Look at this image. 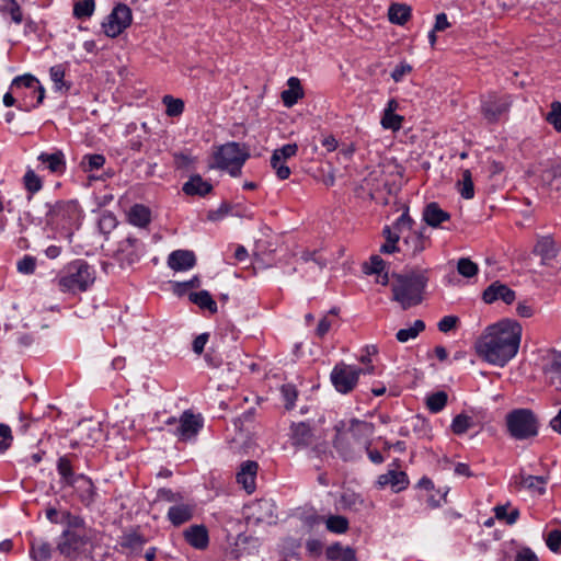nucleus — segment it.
Segmentation results:
<instances>
[{
	"mask_svg": "<svg viewBox=\"0 0 561 561\" xmlns=\"http://www.w3.org/2000/svg\"><path fill=\"white\" fill-rule=\"evenodd\" d=\"M522 325L511 319L489 325L477 340L474 348L479 357L489 364L503 367L518 352Z\"/></svg>",
	"mask_w": 561,
	"mask_h": 561,
	"instance_id": "f257e3e1",
	"label": "nucleus"
},
{
	"mask_svg": "<svg viewBox=\"0 0 561 561\" xmlns=\"http://www.w3.org/2000/svg\"><path fill=\"white\" fill-rule=\"evenodd\" d=\"M333 447L344 461H356L371 445L375 425L371 422L351 419L340 421L335 426Z\"/></svg>",
	"mask_w": 561,
	"mask_h": 561,
	"instance_id": "f03ea898",
	"label": "nucleus"
},
{
	"mask_svg": "<svg viewBox=\"0 0 561 561\" xmlns=\"http://www.w3.org/2000/svg\"><path fill=\"white\" fill-rule=\"evenodd\" d=\"M428 283L427 270H413L405 274H393L391 282L392 300L403 310L423 301V294Z\"/></svg>",
	"mask_w": 561,
	"mask_h": 561,
	"instance_id": "7ed1b4c3",
	"label": "nucleus"
},
{
	"mask_svg": "<svg viewBox=\"0 0 561 561\" xmlns=\"http://www.w3.org/2000/svg\"><path fill=\"white\" fill-rule=\"evenodd\" d=\"M91 529L87 524L80 528L66 527L60 534L56 549L66 561H83L90 557Z\"/></svg>",
	"mask_w": 561,
	"mask_h": 561,
	"instance_id": "20e7f679",
	"label": "nucleus"
},
{
	"mask_svg": "<svg viewBox=\"0 0 561 561\" xmlns=\"http://www.w3.org/2000/svg\"><path fill=\"white\" fill-rule=\"evenodd\" d=\"M95 280L94 268L84 260H75L69 263L64 274L57 279L62 293L76 294L85 291Z\"/></svg>",
	"mask_w": 561,
	"mask_h": 561,
	"instance_id": "39448f33",
	"label": "nucleus"
},
{
	"mask_svg": "<svg viewBox=\"0 0 561 561\" xmlns=\"http://www.w3.org/2000/svg\"><path fill=\"white\" fill-rule=\"evenodd\" d=\"M414 220L409 215L407 208L401 216L394 221L393 229L402 234L401 251L404 255L414 257L423 252L431 243L430 238L425 234V228L419 230L413 229Z\"/></svg>",
	"mask_w": 561,
	"mask_h": 561,
	"instance_id": "423d86ee",
	"label": "nucleus"
},
{
	"mask_svg": "<svg viewBox=\"0 0 561 561\" xmlns=\"http://www.w3.org/2000/svg\"><path fill=\"white\" fill-rule=\"evenodd\" d=\"M19 99L18 108L31 112L38 107L45 98V89L38 79L30 73L15 77L10 85Z\"/></svg>",
	"mask_w": 561,
	"mask_h": 561,
	"instance_id": "0eeeda50",
	"label": "nucleus"
},
{
	"mask_svg": "<svg viewBox=\"0 0 561 561\" xmlns=\"http://www.w3.org/2000/svg\"><path fill=\"white\" fill-rule=\"evenodd\" d=\"M508 434L517 440L537 436L539 423L535 413L529 409H515L506 415Z\"/></svg>",
	"mask_w": 561,
	"mask_h": 561,
	"instance_id": "6e6552de",
	"label": "nucleus"
},
{
	"mask_svg": "<svg viewBox=\"0 0 561 561\" xmlns=\"http://www.w3.org/2000/svg\"><path fill=\"white\" fill-rule=\"evenodd\" d=\"M248 157L249 154L242 151L239 144L228 142L215 151L213 167L227 170L231 176H238Z\"/></svg>",
	"mask_w": 561,
	"mask_h": 561,
	"instance_id": "1a4fd4ad",
	"label": "nucleus"
},
{
	"mask_svg": "<svg viewBox=\"0 0 561 561\" xmlns=\"http://www.w3.org/2000/svg\"><path fill=\"white\" fill-rule=\"evenodd\" d=\"M165 425L170 426L169 432L176 436L179 440L188 442L198 435L204 426V419L201 414L185 410L179 420L174 416L169 417Z\"/></svg>",
	"mask_w": 561,
	"mask_h": 561,
	"instance_id": "9d476101",
	"label": "nucleus"
},
{
	"mask_svg": "<svg viewBox=\"0 0 561 561\" xmlns=\"http://www.w3.org/2000/svg\"><path fill=\"white\" fill-rule=\"evenodd\" d=\"M512 104L511 94L491 92L481 100V114L488 123L494 124L507 117Z\"/></svg>",
	"mask_w": 561,
	"mask_h": 561,
	"instance_id": "9b49d317",
	"label": "nucleus"
},
{
	"mask_svg": "<svg viewBox=\"0 0 561 561\" xmlns=\"http://www.w3.org/2000/svg\"><path fill=\"white\" fill-rule=\"evenodd\" d=\"M359 376L360 370L357 369V366L340 362L333 367L330 379L337 392L347 394L357 386Z\"/></svg>",
	"mask_w": 561,
	"mask_h": 561,
	"instance_id": "f8f14e48",
	"label": "nucleus"
},
{
	"mask_svg": "<svg viewBox=\"0 0 561 561\" xmlns=\"http://www.w3.org/2000/svg\"><path fill=\"white\" fill-rule=\"evenodd\" d=\"M131 21L130 8L124 3H117L102 22V28L106 36L114 38L121 35L131 24Z\"/></svg>",
	"mask_w": 561,
	"mask_h": 561,
	"instance_id": "ddd939ff",
	"label": "nucleus"
},
{
	"mask_svg": "<svg viewBox=\"0 0 561 561\" xmlns=\"http://www.w3.org/2000/svg\"><path fill=\"white\" fill-rule=\"evenodd\" d=\"M141 242L131 236L121 240L115 251V257L121 266H130L140 259Z\"/></svg>",
	"mask_w": 561,
	"mask_h": 561,
	"instance_id": "4468645a",
	"label": "nucleus"
},
{
	"mask_svg": "<svg viewBox=\"0 0 561 561\" xmlns=\"http://www.w3.org/2000/svg\"><path fill=\"white\" fill-rule=\"evenodd\" d=\"M515 298V291L499 280L493 282L482 293L483 301L489 305L499 300L505 302L506 305H511Z\"/></svg>",
	"mask_w": 561,
	"mask_h": 561,
	"instance_id": "2eb2a0df",
	"label": "nucleus"
},
{
	"mask_svg": "<svg viewBox=\"0 0 561 561\" xmlns=\"http://www.w3.org/2000/svg\"><path fill=\"white\" fill-rule=\"evenodd\" d=\"M80 503L90 507L95 503L98 491L92 479L84 473H78L75 486H72Z\"/></svg>",
	"mask_w": 561,
	"mask_h": 561,
	"instance_id": "dca6fc26",
	"label": "nucleus"
},
{
	"mask_svg": "<svg viewBox=\"0 0 561 561\" xmlns=\"http://www.w3.org/2000/svg\"><path fill=\"white\" fill-rule=\"evenodd\" d=\"M46 518L56 525H64L70 528H80L84 525V518L80 515L72 514L68 510H57L49 506L45 510Z\"/></svg>",
	"mask_w": 561,
	"mask_h": 561,
	"instance_id": "f3484780",
	"label": "nucleus"
},
{
	"mask_svg": "<svg viewBox=\"0 0 561 561\" xmlns=\"http://www.w3.org/2000/svg\"><path fill=\"white\" fill-rule=\"evenodd\" d=\"M37 161L43 170H47L55 175H62L67 170L65 153L58 149L53 152H41L37 156Z\"/></svg>",
	"mask_w": 561,
	"mask_h": 561,
	"instance_id": "a211bd4d",
	"label": "nucleus"
},
{
	"mask_svg": "<svg viewBox=\"0 0 561 561\" xmlns=\"http://www.w3.org/2000/svg\"><path fill=\"white\" fill-rule=\"evenodd\" d=\"M290 439L294 446L309 447L314 444V428L308 422L293 423L290 426Z\"/></svg>",
	"mask_w": 561,
	"mask_h": 561,
	"instance_id": "6ab92c4d",
	"label": "nucleus"
},
{
	"mask_svg": "<svg viewBox=\"0 0 561 561\" xmlns=\"http://www.w3.org/2000/svg\"><path fill=\"white\" fill-rule=\"evenodd\" d=\"M196 505L194 503L181 501L170 506L167 513L168 520L175 527L190 522L195 513Z\"/></svg>",
	"mask_w": 561,
	"mask_h": 561,
	"instance_id": "aec40b11",
	"label": "nucleus"
},
{
	"mask_svg": "<svg viewBox=\"0 0 561 561\" xmlns=\"http://www.w3.org/2000/svg\"><path fill=\"white\" fill-rule=\"evenodd\" d=\"M259 465L256 461L247 460L241 463L239 471L237 472V482L242 485L247 493L251 494L256 488V473Z\"/></svg>",
	"mask_w": 561,
	"mask_h": 561,
	"instance_id": "412c9836",
	"label": "nucleus"
},
{
	"mask_svg": "<svg viewBox=\"0 0 561 561\" xmlns=\"http://www.w3.org/2000/svg\"><path fill=\"white\" fill-rule=\"evenodd\" d=\"M377 484L380 489L389 485L393 492L398 493L408 488L409 478L403 471L389 470L378 477Z\"/></svg>",
	"mask_w": 561,
	"mask_h": 561,
	"instance_id": "4be33fe9",
	"label": "nucleus"
},
{
	"mask_svg": "<svg viewBox=\"0 0 561 561\" xmlns=\"http://www.w3.org/2000/svg\"><path fill=\"white\" fill-rule=\"evenodd\" d=\"M196 264V256L190 250H175L168 256V265L173 271H187Z\"/></svg>",
	"mask_w": 561,
	"mask_h": 561,
	"instance_id": "5701e85b",
	"label": "nucleus"
},
{
	"mask_svg": "<svg viewBox=\"0 0 561 561\" xmlns=\"http://www.w3.org/2000/svg\"><path fill=\"white\" fill-rule=\"evenodd\" d=\"M422 218L427 226L437 228L450 219V214L442 209L436 202H432L424 207Z\"/></svg>",
	"mask_w": 561,
	"mask_h": 561,
	"instance_id": "b1692460",
	"label": "nucleus"
},
{
	"mask_svg": "<svg viewBox=\"0 0 561 561\" xmlns=\"http://www.w3.org/2000/svg\"><path fill=\"white\" fill-rule=\"evenodd\" d=\"M184 538L195 549L203 550L208 546V531L204 525H193L184 530Z\"/></svg>",
	"mask_w": 561,
	"mask_h": 561,
	"instance_id": "393cba45",
	"label": "nucleus"
},
{
	"mask_svg": "<svg viewBox=\"0 0 561 561\" xmlns=\"http://www.w3.org/2000/svg\"><path fill=\"white\" fill-rule=\"evenodd\" d=\"M57 472L60 477V483L64 486H75L78 474H76L72 460L69 455H65L57 460Z\"/></svg>",
	"mask_w": 561,
	"mask_h": 561,
	"instance_id": "a878e982",
	"label": "nucleus"
},
{
	"mask_svg": "<svg viewBox=\"0 0 561 561\" xmlns=\"http://www.w3.org/2000/svg\"><path fill=\"white\" fill-rule=\"evenodd\" d=\"M560 248L550 236L541 237L534 248V253L541 257L543 264L557 257Z\"/></svg>",
	"mask_w": 561,
	"mask_h": 561,
	"instance_id": "bb28decb",
	"label": "nucleus"
},
{
	"mask_svg": "<svg viewBox=\"0 0 561 561\" xmlns=\"http://www.w3.org/2000/svg\"><path fill=\"white\" fill-rule=\"evenodd\" d=\"M287 87L288 89L280 93V99L286 107H291L304 98L305 93L297 77H290L287 80Z\"/></svg>",
	"mask_w": 561,
	"mask_h": 561,
	"instance_id": "cd10ccee",
	"label": "nucleus"
},
{
	"mask_svg": "<svg viewBox=\"0 0 561 561\" xmlns=\"http://www.w3.org/2000/svg\"><path fill=\"white\" fill-rule=\"evenodd\" d=\"M325 557L329 561H357L356 551L352 547H344L340 542H334L325 550Z\"/></svg>",
	"mask_w": 561,
	"mask_h": 561,
	"instance_id": "c85d7f7f",
	"label": "nucleus"
},
{
	"mask_svg": "<svg viewBox=\"0 0 561 561\" xmlns=\"http://www.w3.org/2000/svg\"><path fill=\"white\" fill-rule=\"evenodd\" d=\"M127 217L133 226L146 228L151 221V210L142 204H135L127 213Z\"/></svg>",
	"mask_w": 561,
	"mask_h": 561,
	"instance_id": "c756f323",
	"label": "nucleus"
},
{
	"mask_svg": "<svg viewBox=\"0 0 561 561\" xmlns=\"http://www.w3.org/2000/svg\"><path fill=\"white\" fill-rule=\"evenodd\" d=\"M182 190L186 195L205 196L211 192L213 185L205 181L201 175L196 174L192 175L190 180L184 183Z\"/></svg>",
	"mask_w": 561,
	"mask_h": 561,
	"instance_id": "7c9ffc66",
	"label": "nucleus"
},
{
	"mask_svg": "<svg viewBox=\"0 0 561 561\" xmlns=\"http://www.w3.org/2000/svg\"><path fill=\"white\" fill-rule=\"evenodd\" d=\"M22 184L27 193V198L31 199L43 188V179L32 168H27L22 178Z\"/></svg>",
	"mask_w": 561,
	"mask_h": 561,
	"instance_id": "2f4dec72",
	"label": "nucleus"
},
{
	"mask_svg": "<svg viewBox=\"0 0 561 561\" xmlns=\"http://www.w3.org/2000/svg\"><path fill=\"white\" fill-rule=\"evenodd\" d=\"M545 376L548 383L561 391V354L554 356L550 364L545 368Z\"/></svg>",
	"mask_w": 561,
	"mask_h": 561,
	"instance_id": "473e14b6",
	"label": "nucleus"
},
{
	"mask_svg": "<svg viewBox=\"0 0 561 561\" xmlns=\"http://www.w3.org/2000/svg\"><path fill=\"white\" fill-rule=\"evenodd\" d=\"M51 545L43 539H34L31 542L30 556L34 561H48L51 558Z\"/></svg>",
	"mask_w": 561,
	"mask_h": 561,
	"instance_id": "72a5a7b5",
	"label": "nucleus"
},
{
	"mask_svg": "<svg viewBox=\"0 0 561 561\" xmlns=\"http://www.w3.org/2000/svg\"><path fill=\"white\" fill-rule=\"evenodd\" d=\"M66 66L62 64L55 65L49 69V77L54 83L56 91L67 93L71 89V82L65 80Z\"/></svg>",
	"mask_w": 561,
	"mask_h": 561,
	"instance_id": "f704fd0d",
	"label": "nucleus"
},
{
	"mask_svg": "<svg viewBox=\"0 0 561 561\" xmlns=\"http://www.w3.org/2000/svg\"><path fill=\"white\" fill-rule=\"evenodd\" d=\"M188 299L191 302L197 305L201 309L208 310L213 314L218 311L217 302L213 299L211 295L207 290L191 293L188 295Z\"/></svg>",
	"mask_w": 561,
	"mask_h": 561,
	"instance_id": "c9c22d12",
	"label": "nucleus"
},
{
	"mask_svg": "<svg viewBox=\"0 0 561 561\" xmlns=\"http://www.w3.org/2000/svg\"><path fill=\"white\" fill-rule=\"evenodd\" d=\"M388 16L391 23L404 25L411 18V8L404 3H392L388 10Z\"/></svg>",
	"mask_w": 561,
	"mask_h": 561,
	"instance_id": "e433bc0d",
	"label": "nucleus"
},
{
	"mask_svg": "<svg viewBox=\"0 0 561 561\" xmlns=\"http://www.w3.org/2000/svg\"><path fill=\"white\" fill-rule=\"evenodd\" d=\"M0 13L3 16L9 15L14 24H21L24 20L23 10L16 0H3L0 4Z\"/></svg>",
	"mask_w": 561,
	"mask_h": 561,
	"instance_id": "4c0bfd02",
	"label": "nucleus"
},
{
	"mask_svg": "<svg viewBox=\"0 0 561 561\" xmlns=\"http://www.w3.org/2000/svg\"><path fill=\"white\" fill-rule=\"evenodd\" d=\"M105 164V157L101 153L84 154L80 161V169L84 173L98 171Z\"/></svg>",
	"mask_w": 561,
	"mask_h": 561,
	"instance_id": "58836bf2",
	"label": "nucleus"
},
{
	"mask_svg": "<svg viewBox=\"0 0 561 561\" xmlns=\"http://www.w3.org/2000/svg\"><path fill=\"white\" fill-rule=\"evenodd\" d=\"M95 10L94 0H76L72 14L77 20H85L92 16Z\"/></svg>",
	"mask_w": 561,
	"mask_h": 561,
	"instance_id": "ea45409f",
	"label": "nucleus"
},
{
	"mask_svg": "<svg viewBox=\"0 0 561 561\" xmlns=\"http://www.w3.org/2000/svg\"><path fill=\"white\" fill-rule=\"evenodd\" d=\"M511 506L510 503H506L504 505H496L494 511V516L499 520L505 522L507 525H514L517 519L519 518V510L518 508H512L511 512H507L508 507Z\"/></svg>",
	"mask_w": 561,
	"mask_h": 561,
	"instance_id": "a19ab883",
	"label": "nucleus"
},
{
	"mask_svg": "<svg viewBox=\"0 0 561 561\" xmlns=\"http://www.w3.org/2000/svg\"><path fill=\"white\" fill-rule=\"evenodd\" d=\"M425 330V323L423 320H415L412 327L408 329H400L396 337L399 342L405 343L409 340L415 339L421 332Z\"/></svg>",
	"mask_w": 561,
	"mask_h": 561,
	"instance_id": "79ce46f5",
	"label": "nucleus"
},
{
	"mask_svg": "<svg viewBox=\"0 0 561 561\" xmlns=\"http://www.w3.org/2000/svg\"><path fill=\"white\" fill-rule=\"evenodd\" d=\"M473 425H474V421H473L472 416L460 413L453 419L450 427H451V431L454 434L462 435L468 430L473 427Z\"/></svg>",
	"mask_w": 561,
	"mask_h": 561,
	"instance_id": "37998d69",
	"label": "nucleus"
},
{
	"mask_svg": "<svg viewBox=\"0 0 561 561\" xmlns=\"http://www.w3.org/2000/svg\"><path fill=\"white\" fill-rule=\"evenodd\" d=\"M547 478L542 476H526L522 477V485L530 491H535L538 494L546 492Z\"/></svg>",
	"mask_w": 561,
	"mask_h": 561,
	"instance_id": "c03bdc74",
	"label": "nucleus"
},
{
	"mask_svg": "<svg viewBox=\"0 0 561 561\" xmlns=\"http://www.w3.org/2000/svg\"><path fill=\"white\" fill-rule=\"evenodd\" d=\"M145 542L146 540L142 535L136 531H131L126 533L121 537L119 545L125 549L135 551L140 549Z\"/></svg>",
	"mask_w": 561,
	"mask_h": 561,
	"instance_id": "a18cd8bd",
	"label": "nucleus"
},
{
	"mask_svg": "<svg viewBox=\"0 0 561 561\" xmlns=\"http://www.w3.org/2000/svg\"><path fill=\"white\" fill-rule=\"evenodd\" d=\"M448 396L445 391H437L426 399V407L433 413L440 412L447 404Z\"/></svg>",
	"mask_w": 561,
	"mask_h": 561,
	"instance_id": "49530a36",
	"label": "nucleus"
},
{
	"mask_svg": "<svg viewBox=\"0 0 561 561\" xmlns=\"http://www.w3.org/2000/svg\"><path fill=\"white\" fill-rule=\"evenodd\" d=\"M348 525V519L342 515H331L325 522L327 529L334 534L346 533Z\"/></svg>",
	"mask_w": 561,
	"mask_h": 561,
	"instance_id": "de8ad7c7",
	"label": "nucleus"
},
{
	"mask_svg": "<svg viewBox=\"0 0 561 561\" xmlns=\"http://www.w3.org/2000/svg\"><path fill=\"white\" fill-rule=\"evenodd\" d=\"M162 103L165 105V114L170 117L180 116L184 111V102L181 99H175L172 95H164Z\"/></svg>",
	"mask_w": 561,
	"mask_h": 561,
	"instance_id": "09e8293b",
	"label": "nucleus"
},
{
	"mask_svg": "<svg viewBox=\"0 0 561 561\" xmlns=\"http://www.w3.org/2000/svg\"><path fill=\"white\" fill-rule=\"evenodd\" d=\"M542 180L553 190H561V167L556 165L546 169L542 173Z\"/></svg>",
	"mask_w": 561,
	"mask_h": 561,
	"instance_id": "8fccbe9b",
	"label": "nucleus"
},
{
	"mask_svg": "<svg viewBox=\"0 0 561 561\" xmlns=\"http://www.w3.org/2000/svg\"><path fill=\"white\" fill-rule=\"evenodd\" d=\"M546 121L558 131L561 133V102L553 101L550 105V112Z\"/></svg>",
	"mask_w": 561,
	"mask_h": 561,
	"instance_id": "3c124183",
	"label": "nucleus"
},
{
	"mask_svg": "<svg viewBox=\"0 0 561 561\" xmlns=\"http://www.w3.org/2000/svg\"><path fill=\"white\" fill-rule=\"evenodd\" d=\"M403 116L396 113H382L380 124L385 129L397 131L401 128Z\"/></svg>",
	"mask_w": 561,
	"mask_h": 561,
	"instance_id": "603ef678",
	"label": "nucleus"
},
{
	"mask_svg": "<svg viewBox=\"0 0 561 561\" xmlns=\"http://www.w3.org/2000/svg\"><path fill=\"white\" fill-rule=\"evenodd\" d=\"M458 273L467 278L473 277L478 274L479 267L468 257H461L457 263Z\"/></svg>",
	"mask_w": 561,
	"mask_h": 561,
	"instance_id": "864d4df0",
	"label": "nucleus"
},
{
	"mask_svg": "<svg viewBox=\"0 0 561 561\" xmlns=\"http://www.w3.org/2000/svg\"><path fill=\"white\" fill-rule=\"evenodd\" d=\"M282 397L285 401V408L286 410H291L295 407V402L298 397V391L294 385L286 383L283 385L280 388Z\"/></svg>",
	"mask_w": 561,
	"mask_h": 561,
	"instance_id": "5fc2aeb1",
	"label": "nucleus"
},
{
	"mask_svg": "<svg viewBox=\"0 0 561 561\" xmlns=\"http://www.w3.org/2000/svg\"><path fill=\"white\" fill-rule=\"evenodd\" d=\"M285 162L286 160H282L277 154H272L271 157V165L279 180H286L290 175V169Z\"/></svg>",
	"mask_w": 561,
	"mask_h": 561,
	"instance_id": "6e6d98bb",
	"label": "nucleus"
},
{
	"mask_svg": "<svg viewBox=\"0 0 561 561\" xmlns=\"http://www.w3.org/2000/svg\"><path fill=\"white\" fill-rule=\"evenodd\" d=\"M462 187L460 188V195L465 199H471L474 196V186L471 178V172L465 170L462 172Z\"/></svg>",
	"mask_w": 561,
	"mask_h": 561,
	"instance_id": "4d7b16f0",
	"label": "nucleus"
},
{
	"mask_svg": "<svg viewBox=\"0 0 561 561\" xmlns=\"http://www.w3.org/2000/svg\"><path fill=\"white\" fill-rule=\"evenodd\" d=\"M183 499L182 493L173 492L171 489L160 488L157 492V501L173 503V505L180 503Z\"/></svg>",
	"mask_w": 561,
	"mask_h": 561,
	"instance_id": "13d9d810",
	"label": "nucleus"
},
{
	"mask_svg": "<svg viewBox=\"0 0 561 561\" xmlns=\"http://www.w3.org/2000/svg\"><path fill=\"white\" fill-rule=\"evenodd\" d=\"M0 454H3L11 447L13 442L11 427L4 423H0Z\"/></svg>",
	"mask_w": 561,
	"mask_h": 561,
	"instance_id": "bf43d9fd",
	"label": "nucleus"
},
{
	"mask_svg": "<svg viewBox=\"0 0 561 561\" xmlns=\"http://www.w3.org/2000/svg\"><path fill=\"white\" fill-rule=\"evenodd\" d=\"M16 268L20 273L30 275L35 272L36 259L31 255H24L16 264Z\"/></svg>",
	"mask_w": 561,
	"mask_h": 561,
	"instance_id": "052dcab7",
	"label": "nucleus"
},
{
	"mask_svg": "<svg viewBox=\"0 0 561 561\" xmlns=\"http://www.w3.org/2000/svg\"><path fill=\"white\" fill-rule=\"evenodd\" d=\"M548 548L556 553L561 552V530H551L546 538Z\"/></svg>",
	"mask_w": 561,
	"mask_h": 561,
	"instance_id": "680f3d73",
	"label": "nucleus"
},
{
	"mask_svg": "<svg viewBox=\"0 0 561 561\" xmlns=\"http://www.w3.org/2000/svg\"><path fill=\"white\" fill-rule=\"evenodd\" d=\"M298 151V146L296 144H286L279 149H275L273 154H277L282 160L290 159L295 157Z\"/></svg>",
	"mask_w": 561,
	"mask_h": 561,
	"instance_id": "e2e57ef3",
	"label": "nucleus"
},
{
	"mask_svg": "<svg viewBox=\"0 0 561 561\" xmlns=\"http://www.w3.org/2000/svg\"><path fill=\"white\" fill-rule=\"evenodd\" d=\"M272 507H273V505L270 501H266V500L257 501L253 505V508L264 510L266 512V514L265 515H261V514L256 515L255 516L256 522H264V520H267L268 518H272L273 517Z\"/></svg>",
	"mask_w": 561,
	"mask_h": 561,
	"instance_id": "0e129e2a",
	"label": "nucleus"
},
{
	"mask_svg": "<svg viewBox=\"0 0 561 561\" xmlns=\"http://www.w3.org/2000/svg\"><path fill=\"white\" fill-rule=\"evenodd\" d=\"M457 322L458 318L456 316H445L439 320L437 327L440 332L447 333L456 328Z\"/></svg>",
	"mask_w": 561,
	"mask_h": 561,
	"instance_id": "69168bd1",
	"label": "nucleus"
},
{
	"mask_svg": "<svg viewBox=\"0 0 561 561\" xmlns=\"http://www.w3.org/2000/svg\"><path fill=\"white\" fill-rule=\"evenodd\" d=\"M412 71V67L407 62H401L396 66L391 72V78L396 82H400L403 77Z\"/></svg>",
	"mask_w": 561,
	"mask_h": 561,
	"instance_id": "338daca9",
	"label": "nucleus"
},
{
	"mask_svg": "<svg viewBox=\"0 0 561 561\" xmlns=\"http://www.w3.org/2000/svg\"><path fill=\"white\" fill-rule=\"evenodd\" d=\"M515 561H539L536 553L528 547H524L517 551Z\"/></svg>",
	"mask_w": 561,
	"mask_h": 561,
	"instance_id": "774afa93",
	"label": "nucleus"
}]
</instances>
